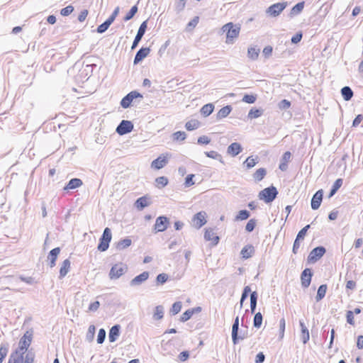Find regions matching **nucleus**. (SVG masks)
<instances>
[{"label": "nucleus", "mask_w": 363, "mask_h": 363, "mask_svg": "<svg viewBox=\"0 0 363 363\" xmlns=\"http://www.w3.org/2000/svg\"><path fill=\"white\" fill-rule=\"evenodd\" d=\"M286 2H279L274 4L267 9V13L269 16L276 17L279 16L282 11L286 7Z\"/></svg>", "instance_id": "obj_7"}, {"label": "nucleus", "mask_w": 363, "mask_h": 363, "mask_svg": "<svg viewBox=\"0 0 363 363\" xmlns=\"http://www.w3.org/2000/svg\"><path fill=\"white\" fill-rule=\"evenodd\" d=\"M168 163V158L164 155H161L151 163V167L155 169H160Z\"/></svg>", "instance_id": "obj_14"}, {"label": "nucleus", "mask_w": 363, "mask_h": 363, "mask_svg": "<svg viewBox=\"0 0 363 363\" xmlns=\"http://www.w3.org/2000/svg\"><path fill=\"white\" fill-rule=\"evenodd\" d=\"M250 291H251V289H250V287L249 286H246L244 288L242 294V296H241V298H240V308L242 307L243 302L247 298L248 294Z\"/></svg>", "instance_id": "obj_47"}, {"label": "nucleus", "mask_w": 363, "mask_h": 363, "mask_svg": "<svg viewBox=\"0 0 363 363\" xmlns=\"http://www.w3.org/2000/svg\"><path fill=\"white\" fill-rule=\"evenodd\" d=\"M242 150L241 145L238 143H233L227 148V153L233 157H235Z\"/></svg>", "instance_id": "obj_19"}, {"label": "nucleus", "mask_w": 363, "mask_h": 363, "mask_svg": "<svg viewBox=\"0 0 363 363\" xmlns=\"http://www.w3.org/2000/svg\"><path fill=\"white\" fill-rule=\"evenodd\" d=\"M266 174L267 171L264 168H259L254 173L253 177L255 180L260 182L263 179Z\"/></svg>", "instance_id": "obj_36"}, {"label": "nucleus", "mask_w": 363, "mask_h": 363, "mask_svg": "<svg viewBox=\"0 0 363 363\" xmlns=\"http://www.w3.org/2000/svg\"><path fill=\"white\" fill-rule=\"evenodd\" d=\"M323 191L322 189L317 191L311 199V208L313 210L318 209L322 202Z\"/></svg>", "instance_id": "obj_15"}, {"label": "nucleus", "mask_w": 363, "mask_h": 363, "mask_svg": "<svg viewBox=\"0 0 363 363\" xmlns=\"http://www.w3.org/2000/svg\"><path fill=\"white\" fill-rule=\"evenodd\" d=\"M138 97L143 98V95L136 91H132L122 99L121 106L123 108H127L130 106L133 100Z\"/></svg>", "instance_id": "obj_8"}, {"label": "nucleus", "mask_w": 363, "mask_h": 363, "mask_svg": "<svg viewBox=\"0 0 363 363\" xmlns=\"http://www.w3.org/2000/svg\"><path fill=\"white\" fill-rule=\"evenodd\" d=\"M133 129V124L130 121L123 120L116 128V133L123 135L130 133Z\"/></svg>", "instance_id": "obj_6"}, {"label": "nucleus", "mask_w": 363, "mask_h": 363, "mask_svg": "<svg viewBox=\"0 0 363 363\" xmlns=\"http://www.w3.org/2000/svg\"><path fill=\"white\" fill-rule=\"evenodd\" d=\"M150 52V49L149 48H140L136 53L134 59V65L138 64L141 62L144 58H145L149 53Z\"/></svg>", "instance_id": "obj_18"}, {"label": "nucleus", "mask_w": 363, "mask_h": 363, "mask_svg": "<svg viewBox=\"0 0 363 363\" xmlns=\"http://www.w3.org/2000/svg\"><path fill=\"white\" fill-rule=\"evenodd\" d=\"M96 328L91 325L89 327L87 333L86 335V339L88 342H92L94 337Z\"/></svg>", "instance_id": "obj_46"}, {"label": "nucleus", "mask_w": 363, "mask_h": 363, "mask_svg": "<svg viewBox=\"0 0 363 363\" xmlns=\"http://www.w3.org/2000/svg\"><path fill=\"white\" fill-rule=\"evenodd\" d=\"M263 111L257 108H252L247 115V117L250 119L259 118L262 115Z\"/></svg>", "instance_id": "obj_43"}, {"label": "nucleus", "mask_w": 363, "mask_h": 363, "mask_svg": "<svg viewBox=\"0 0 363 363\" xmlns=\"http://www.w3.org/2000/svg\"><path fill=\"white\" fill-rule=\"evenodd\" d=\"M204 153L206 155V157L212 158V159L218 160L220 162H221L223 164L224 163V162L223 160L222 155H220L216 151L212 150V151H210V152H205Z\"/></svg>", "instance_id": "obj_37"}, {"label": "nucleus", "mask_w": 363, "mask_h": 363, "mask_svg": "<svg viewBox=\"0 0 363 363\" xmlns=\"http://www.w3.org/2000/svg\"><path fill=\"white\" fill-rule=\"evenodd\" d=\"M256 226V220L250 219L245 225V230L247 232H252Z\"/></svg>", "instance_id": "obj_57"}, {"label": "nucleus", "mask_w": 363, "mask_h": 363, "mask_svg": "<svg viewBox=\"0 0 363 363\" xmlns=\"http://www.w3.org/2000/svg\"><path fill=\"white\" fill-rule=\"evenodd\" d=\"M73 11H74V7L72 6L69 5V6H67L63 8L60 11V14L63 16H67L69 14H71Z\"/></svg>", "instance_id": "obj_55"}, {"label": "nucleus", "mask_w": 363, "mask_h": 363, "mask_svg": "<svg viewBox=\"0 0 363 363\" xmlns=\"http://www.w3.org/2000/svg\"><path fill=\"white\" fill-rule=\"evenodd\" d=\"M214 109V106L212 104H207L201 108V113L204 116H209Z\"/></svg>", "instance_id": "obj_35"}, {"label": "nucleus", "mask_w": 363, "mask_h": 363, "mask_svg": "<svg viewBox=\"0 0 363 363\" xmlns=\"http://www.w3.org/2000/svg\"><path fill=\"white\" fill-rule=\"evenodd\" d=\"M164 316V308L162 306H157L155 307V312L153 314V318L155 320H160Z\"/></svg>", "instance_id": "obj_38"}, {"label": "nucleus", "mask_w": 363, "mask_h": 363, "mask_svg": "<svg viewBox=\"0 0 363 363\" xmlns=\"http://www.w3.org/2000/svg\"><path fill=\"white\" fill-rule=\"evenodd\" d=\"M257 293L256 291H253L250 294V310L251 313H254L257 306Z\"/></svg>", "instance_id": "obj_33"}, {"label": "nucleus", "mask_w": 363, "mask_h": 363, "mask_svg": "<svg viewBox=\"0 0 363 363\" xmlns=\"http://www.w3.org/2000/svg\"><path fill=\"white\" fill-rule=\"evenodd\" d=\"M222 30L223 33H226L225 43L233 44L239 35L240 27L238 25H234L233 23H228L222 27Z\"/></svg>", "instance_id": "obj_1"}, {"label": "nucleus", "mask_w": 363, "mask_h": 363, "mask_svg": "<svg viewBox=\"0 0 363 363\" xmlns=\"http://www.w3.org/2000/svg\"><path fill=\"white\" fill-rule=\"evenodd\" d=\"M35 354L31 351H28L25 357H23V363H33Z\"/></svg>", "instance_id": "obj_50"}, {"label": "nucleus", "mask_w": 363, "mask_h": 363, "mask_svg": "<svg viewBox=\"0 0 363 363\" xmlns=\"http://www.w3.org/2000/svg\"><path fill=\"white\" fill-rule=\"evenodd\" d=\"M231 111H232V107L229 105L223 107L222 108L220 109V111L217 113V116H216L217 119L220 120V119L227 117L230 114Z\"/></svg>", "instance_id": "obj_27"}, {"label": "nucleus", "mask_w": 363, "mask_h": 363, "mask_svg": "<svg viewBox=\"0 0 363 363\" xmlns=\"http://www.w3.org/2000/svg\"><path fill=\"white\" fill-rule=\"evenodd\" d=\"M138 12V7L137 6H133L129 12L125 15L124 17V21H128L133 18V16L135 15V13Z\"/></svg>", "instance_id": "obj_48"}, {"label": "nucleus", "mask_w": 363, "mask_h": 363, "mask_svg": "<svg viewBox=\"0 0 363 363\" xmlns=\"http://www.w3.org/2000/svg\"><path fill=\"white\" fill-rule=\"evenodd\" d=\"M286 322L284 318H281L279 320V335L280 338H283L284 335Z\"/></svg>", "instance_id": "obj_58"}, {"label": "nucleus", "mask_w": 363, "mask_h": 363, "mask_svg": "<svg viewBox=\"0 0 363 363\" xmlns=\"http://www.w3.org/2000/svg\"><path fill=\"white\" fill-rule=\"evenodd\" d=\"M260 50L257 47H251L247 50V56L252 60H255L258 58Z\"/></svg>", "instance_id": "obj_30"}, {"label": "nucleus", "mask_w": 363, "mask_h": 363, "mask_svg": "<svg viewBox=\"0 0 363 363\" xmlns=\"http://www.w3.org/2000/svg\"><path fill=\"white\" fill-rule=\"evenodd\" d=\"M169 219L166 216H159L155 221L154 229L156 233L164 231L168 226Z\"/></svg>", "instance_id": "obj_12"}, {"label": "nucleus", "mask_w": 363, "mask_h": 363, "mask_svg": "<svg viewBox=\"0 0 363 363\" xmlns=\"http://www.w3.org/2000/svg\"><path fill=\"white\" fill-rule=\"evenodd\" d=\"M109 26L110 25L106 21H105L98 26L96 30L99 33H103L109 28Z\"/></svg>", "instance_id": "obj_61"}, {"label": "nucleus", "mask_w": 363, "mask_h": 363, "mask_svg": "<svg viewBox=\"0 0 363 363\" xmlns=\"http://www.w3.org/2000/svg\"><path fill=\"white\" fill-rule=\"evenodd\" d=\"M206 240L212 241L214 245H216L219 242V237L216 235L212 229H207L204 234Z\"/></svg>", "instance_id": "obj_21"}, {"label": "nucleus", "mask_w": 363, "mask_h": 363, "mask_svg": "<svg viewBox=\"0 0 363 363\" xmlns=\"http://www.w3.org/2000/svg\"><path fill=\"white\" fill-rule=\"evenodd\" d=\"M250 212L247 210H241L238 212V214L235 216V220H244L250 217Z\"/></svg>", "instance_id": "obj_40"}, {"label": "nucleus", "mask_w": 363, "mask_h": 363, "mask_svg": "<svg viewBox=\"0 0 363 363\" xmlns=\"http://www.w3.org/2000/svg\"><path fill=\"white\" fill-rule=\"evenodd\" d=\"M310 228V225H306L297 234L296 238L298 240H303L306 235L308 230Z\"/></svg>", "instance_id": "obj_51"}, {"label": "nucleus", "mask_w": 363, "mask_h": 363, "mask_svg": "<svg viewBox=\"0 0 363 363\" xmlns=\"http://www.w3.org/2000/svg\"><path fill=\"white\" fill-rule=\"evenodd\" d=\"M238 329H239V318L237 316L234 320L232 327V340L233 344H237L238 340H243L245 337L243 336L238 337Z\"/></svg>", "instance_id": "obj_16"}, {"label": "nucleus", "mask_w": 363, "mask_h": 363, "mask_svg": "<svg viewBox=\"0 0 363 363\" xmlns=\"http://www.w3.org/2000/svg\"><path fill=\"white\" fill-rule=\"evenodd\" d=\"M128 269L125 264L119 263L113 265L109 272L111 279H116L121 277Z\"/></svg>", "instance_id": "obj_5"}, {"label": "nucleus", "mask_w": 363, "mask_h": 363, "mask_svg": "<svg viewBox=\"0 0 363 363\" xmlns=\"http://www.w3.org/2000/svg\"><path fill=\"white\" fill-rule=\"evenodd\" d=\"M121 326L119 325H115L110 329L108 334V339L111 342H115L120 335Z\"/></svg>", "instance_id": "obj_20"}, {"label": "nucleus", "mask_w": 363, "mask_h": 363, "mask_svg": "<svg viewBox=\"0 0 363 363\" xmlns=\"http://www.w3.org/2000/svg\"><path fill=\"white\" fill-rule=\"evenodd\" d=\"M131 243L132 241L130 238H125L118 241L116 244V247L118 250H122L130 246Z\"/></svg>", "instance_id": "obj_29"}, {"label": "nucleus", "mask_w": 363, "mask_h": 363, "mask_svg": "<svg viewBox=\"0 0 363 363\" xmlns=\"http://www.w3.org/2000/svg\"><path fill=\"white\" fill-rule=\"evenodd\" d=\"M325 251L326 250L324 247L320 246L315 247L314 249L312 250V251L310 252L308 257V262H315L317 260H318L324 255Z\"/></svg>", "instance_id": "obj_9"}, {"label": "nucleus", "mask_w": 363, "mask_h": 363, "mask_svg": "<svg viewBox=\"0 0 363 363\" xmlns=\"http://www.w3.org/2000/svg\"><path fill=\"white\" fill-rule=\"evenodd\" d=\"M167 279H168V275L164 273L158 274L156 278V281L158 284H164L167 281Z\"/></svg>", "instance_id": "obj_53"}, {"label": "nucleus", "mask_w": 363, "mask_h": 363, "mask_svg": "<svg viewBox=\"0 0 363 363\" xmlns=\"http://www.w3.org/2000/svg\"><path fill=\"white\" fill-rule=\"evenodd\" d=\"M70 268V261L66 259L63 261L60 269V278H62L67 275Z\"/></svg>", "instance_id": "obj_26"}, {"label": "nucleus", "mask_w": 363, "mask_h": 363, "mask_svg": "<svg viewBox=\"0 0 363 363\" xmlns=\"http://www.w3.org/2000/svg\"><path fill=\"white\" fill-rule=\"evenodd\" d=\"M256 163L257 162H255V159L252 158L251 157H248L244 162L248 169L253 167Z\"/></svg>", "instance_id": "obj_60"}, {"label": "nucleus", "mask_w": 363, "mask_h": 363, "mask_svg": "<svg viewBox=\"0 0 363 363\" xmlns=\"http://www.w3.org/2000/svg\"><path fill=\"white\" fill-rule=\"evenodd\" d=\"M150 204V202L149 201V198L147 196L140 197L135 202V207L139 210L143 209L144 208L148 206Z\"/></svg>", "instance_id": "obj_23"}, {"label": "nucleus", "mask_w": 363, "mask_h": 363, "mask_svg": "<svg viewBox=\"0 0 363 363\" xmlns=\"http://www.w3.org/2000/svg\"><path fill=\"white\" fill-rule=\"evenodd\" d=\"M255 252V250L252 245H246L245 246L241 252L240 254L244 259H248L252 256V255Z\"/></svg>", "instance_id": "obj_25"}, {"label": "nucleus", "mask_w": 363, "mask_h": 363, "mask_svg": "<svg viewBox=\"0 0 363 363\" xmlns=\"http://www.w3.org/2000/svg\"><path fill=\"white\" fill-rule=\"evenodd\" d=\"M194 314V311H190V309L186 311L181 316V321L182 322H186L188 320H189L191 316L193 315Z\"/></svg>", "instance_id": "obj_56"}, {"label": "nucleus", "mask_w": 363, "mask_h": 363, "mask_svg": "<svg viewBox=\"0 0 363 363\" xmlns=\"http://www.w3.org/2000/svg\"><path fill=\"white\" fill-rule=\"evenodd\" d=\"M32 333L27 331L20 339L18 347L15 352L23 355L26 352H28V349L32 342Z\"/></svg>", "instance_id": "obj_2"}, {"label": "nucleus", "mask_w": 363, "mask_h": 363, "mask_svg": "<svg viewBox=\"0 0 363 363\" xmlns=\"http://www.w3.org/2000/svg\"><path fill=\"white\" fill-rule=\"evenodd\" d=\"M60 252V247H55L50 250L48 259L50 260V267H53L55 265V261L57 259V257L58 255Z\"/></svg>", "instance_id": "obj_22"}, {"label": "nucleus", "mask_w": 363, "mask_h": 363, "mask_svg": "<svg viewBox=\"0 0 363 363\" xmlns=\"http://www.w3.org/2000/svg\"><path fill=\"white\" fill-rule=\"evenodd\" d=\"M342 179H337L333 184L332 189L329 194V197H332L337 191V190L341 187L342 185Z\"/></svg>", "instance_id": "obj_34"}, {"label": "nucleus", "mask_w": 363, "mask_h": 363, "mask_svg": "<svg viewBox=\"0 0 363 363\" xmlns=\"http://www.w3.org/2000/svg\"><path fill=\"white\" fill-rule=\"evenodd\" d=\"M9 351L8 344H1L0 346V363H2L4 358L6 357Z\"/></svg>", "instance_id": "obj_44"}, {"label": "nucleus", "mask_w": 363, "mask_h": 363, "mask_svg": "<svg viewBox=\"0 0 363 363\" xmlns=\"http://www.w3.org/2000/svg\"><path fill=\"white\" fill-rule=\"evenodd\" d=\"M99 306H100L99 301H95L92 302L91 303H90V305L89 306V311L95 312L98 310Z\"/></svg>", "instance_id": "obj_63"}, {"label": "nucleus", "mask_w": 363, "mask_h": 363, "mask_svg": "<svg viewBox=\"0 0 363 363\" xmlns=\"http://www.w3.org/2000/svg\"><path fill=\"white\" fill-rule=\"evenodd\" d=\"M112 238V235L110 228H106L104 230L102 236L100 238V242L98 245V250L101 252L106 251L109 246V242Z\"/></svg>", "instance_id": "obj_4"}, {"label": "nucleus", "mask_w": 363, "mask_h": 363, "mask_svg": "<svg viewBox=\"0 0 363 363\" xmlns=\"http://www.w3.org/2000/svg\"><path fill=\"white\" fill-rule=\"evenodd\" d=\"M304 8V1L296 4L291 10V15H297L300 13Z\"/></svg>", "instance_id": "obj_42"}, {"label": "nucleus", "mask_w": 363, "mask_h": 363, "mask_svg": "<svg viewBox=\"0 0 363 363\" xmlns=\"http://www.w3.org/2000/svg\"><path fill=\"white\" fill-rule=\"evenodd\" d=\"M193 225L196 228H200L206 223V213L200 211L195 214L192 218Z\"/></svg>", "instance_id": "obj_11"}, {"label": "nucleus", "mask_w": 363, "mask_h": 363, "mask_svg": "<svg viewBox=\"0 0 363 363\" xmlns=\"http://www.w3.org/2000/svg\"><path fill=\"white\" fill-rule=\"evenodd\" d=\"M82 181L80 179H72L68 184L64 187V190L74 189L82 185Z\"/></svg>", "instance_id": "obj_24"}, {"label": "nucleus", "mask_w": 363, "mask_h": 363, "mask_svg": "<svg viewBox=\"0 0 363 363\" xmlns=\"http://www.w3.org/2000/svg\"><path fill=\"white\" fill-rule=\"evenodd\" d=\"M186 135L185 132H184V131H177L173 134V139L174 140L182 141L186 139Z\"/></svg>", "instance_id": "obj_52"}, {"label": "nucleus", "mask_w": 363, "mask_h": 363, "mask_svg": "<svg viewBox=\"0 0 363 363\" xmlns=\"http://www.w3.org/2000/svg\"><path fill=\"white\" fill-rule=\"evenodd\" d=\"M106 338V330L103 328H101L99 331L97 336V342L99 344H102Z\"/></svg>", "instance_id": "obj_54"}, {"label": "nucleus", "mask_w": 363, "mask_h": 363, "mask_svg": "<svg viewBox=\"0 0 363 363\" xmlns=\"http://www.w3.org/2000/svg\"><path fill=\"white\" fill-rule=\"evenodd\" d=\"M182 302H180V301H177V302L174 303L172 305V307L171 308V311H170L171 313L173 315L177 314L178 313L180 312V311L182 309Z\"/></svg>", "instance_id": "obj_49"}, {"label": "nucleus", "mask_w": 363, "mask_h": 363, "mask_svg": "<svg viewBox=\"0 0 363 363\" xmlns=\"http://www.w3.org/2000/svg\"><path fill=\"white\" fill-rule=\"evenodd\" d=\"M327 285L326 284H322L319 286L317 292V295L315 296L316 301H320L322 300L326 294L327 291Z\"/></svg>", "instance_id": "obj_32"}, {"label": "nucleus", "mask_w": 363, "mask_h": 363, "mask_svg": "<svg viewBox=\"0 0 363 363\" xmlns=\"http://www.w3.org/2000/svg\"><path fill=\"white\" fill-rule=\"evenodd\" d=\"M278 194L277 189L271 186L265 188L259 193V198L261 200H264L266 203H270L273 201Z\"/></svg>", "instance_id": "obj_3"}, {"label": "nucleus", "mask_w": 363, "mask_h": 363, "mask_svg": "<svg viewBox=\"0 0 363 363\" xmlns=\"http://www.w3.org/2000/svg\"><path fill=\"white\" fill-rule=\"evenodd\" d=\"M263 317L260 312L255 313L253 319V325L256 328H259L262 323Z\"/></svg>", "instance_id": "obj_39"}, {"label": "nucleus", "mask_w": 363, "mask_h": 363, "mask_svg": "<svg viewBox=\"0 0 363 363\" xmlns=\"http://www.w3.org/2000/svg\"><path fill=\"white\" fill-rule=\"evenodd\" d=\"M199 122L197 120L192 119L186 123L185 128L188 130H194L199 128Z\"/></svg>", "instance_id": "obj_41"}, {"label": "nucleus", "mask_w": 363, "mask_h": 363, "mask_svg": "<svg viewBox=\"0 0 363 363\" xmlns=\"http://www.w3.org/2000/svg\"><path fill=\"white\" fill-rule=\"evenodd\" d=\"M291 106V103L286 99L281 100L279 104V108L280 109H287Z\"/></svg>", "instance_id": "obj_62"}, {"label": "nucleus", "mask_w": 363, "mask_h": 363, "mask_svg": "<svg viewBox=\"0 0 363 363\" xmlns=\"http://www.w3.org/2000/svg\"><path fill=\"white\" fill-rule=\"evenodd\" d=\"M347 322L350 325H354L353 311H348L346 314Z\"/></svg>", "instance_id": "obj_64"}, {"label": "nucleus", "mask_w": 363, "mask_h": 363, "mask_svg": "<svg viewBox=\"0 0 363 363\" xmlns=\"http://www.w3.org/2000/svg\"><path fill=\"white\" fill-rule=\"evenodd\" d=\"M150 274L148 272H143L140 274L136 276L130 281V285L131 286H140L149 278Z\"/></svg>", "instance_id": "obj_13"}, {"label": "nucleus", "mask_w": 363, "mask_h": 363, "mask_svg": "<svg viewBox=\"0 0 363 363\" xmlns=\"http://www.w3.org/2000/svg\"><path fill=\"white\" fill-rule=\"evenodd\" d=\"M312 273L310 269H305L301 275V284L304 288L309 286L311 281Z\"/></svg>", "instance_id": "obj_17"}, {"label": "nucleus", "mask_w": 363, "mask_h": 363, "mask_svg": "<svg viewBox=\"0 0 363 363\" xmlns=\"http://www.w3.org/2000/svg\"><path fill=\"white\" fill-rule=\"evenodd\" d=\"M256 101V96L254 95L245 94L242 98V101L247 104H253Z\"/></svg>", "instance_id": "obj_59"}, {"label": "nucleus", "mask_w": 363, "mask_h": 363, "mask_svg": "<svg viewBox=\"0 0 363 363\" xmlns=\"http://www.w3.org/2000/svg\"><path fill=\"white\" fill-rule=\"evenodd\" d=\"M147 27V21H145L140 24L139 29L138 30V33L136 34V36L135 37V39L132 44V46H131L132 50L135 49L138 45V43L141 40L144 34L145 33Z\"/></svg>", "instance_id": "obj_10"}, {"label": "nucleus", "mask_w": 363, "mask_h": 363, "mask_svg": "<svg viewBox=\"0 0 363 363\" xmlns=\"http://www.w3.org/2000/svg\"><path fill=\"white\" fill-rule=\"evenodd\" d=\"M341 94L345 101H349L353 96V91L349 86H344L341 89Z\"/></svg>", "instance_id": "obj_31"}, {"label": "nucleus", "mask_w": 363, "mask_h": 363, "mask_svg": "<svg viewBox=\"0 0 363 363\" xmlns=\"http://www.w3.org/2000/svg\"><path fill=\"white\" fill-rule=\"evenodd\" d=\"M8 363H23V355L13 352L11 354Z\"/></svg>", "instance_id": "obj_28"}, {"label": "nucleus", "mask_w": 363, "mask_h": 363, "mask_svg": "<svg viewBox=\"0 0 363 363\" xmlns=\"http://www.w3.org/2000/svg\"><path fill=\"white\" fill-rule=\"evenodd\" d=\"M155 182L157 187L161 189L167 185L168 179L165 177H159L155 179Z\"/></svg>", "instance_id": "obj_45"}]
</instances>
